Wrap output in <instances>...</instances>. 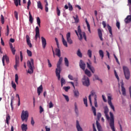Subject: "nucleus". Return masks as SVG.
I'll use <instances>...</instances> for the list:
<instances>
[{
  "instance_id": "f257e3e1",
  "label": "nucleus",
  "mask_w": 131,
  "mask_h": 131,
  "mask_svg": "<svg viewBox=\"0 0 131 131\" xmlns=\"http://www.w3.org/2000/svg\"><path fill=\"white\" fill-rule=\"evenodd\" d=\"M55 52L56 53V55L59 58L57 64V68L56 69L55 73L58 80H60V78H61L60 74L61 73V71H62V70L61 69V64H62V62H63V58L61 57V51L59 48L56 49Z\"/></svg>"
},
{
  "instance_id": "f03ea898",
  "label": "nucleus",
  "mask_w": 131,
  "mask_h": 131,
  "mask_svg": "<svg viewBox=\"0 0 131 131\" xmlns=\"http://www.w3.org/2000/svg\"><path fill=\"white\" fill-rule=\"evenodd\" d=\"M27 64H28V67L29 68V70L28 72L30 74H32V73H33V67H34L33 59L31 58L30 60L28 61Z\"/></svg>"
},
{
  "instance_id": "7ed1b4c3",
  "label": "nucleus",
  "mask_w": 131,
  "mask_h": 131,
  "mask_svg": "<svg viewBox=\"0 0 131 131\" xmlns=\"http://www.w3.org/2000/svg\"><path fill=\"white\" fill-rule=\"evenodd\" d=\"M123 71L125 79H127V80H129V78H130V72H129L128 68L123 66Z\"/></svg>"
},
{
  "instance_id": "20e7f679",
  "label": "nucleus",
  "mask_w": 131,
  "mask_h": 131,
  "mask_svg": "<svg viewBox=\"0 0 131 131\" xmlns=\"http://www.w3.org/2000/svg\"><path fill=\"white\" fill-rule=\"evenodd\" d=\"M110 115L111 117L110 126L112 131H116L115 127H114V116L112 112L110 113Z\"/></svg>"
},
{
  "instance_id": "39448f33",
  "label": "nucleus",
  "mask_w": 131,
  "mask_h": 131,
  "mask_svg": "<svg viewBox=\"0 0 131 131\" xmlns=\"http://www.w3.org/2000/svg\"><path fill=\"white\" fill-rule=\"evenodd\" d=\"M78 32L79 33V35L80 37H79V40H81L82 39V35L83 38L85 39V40H86V36L85 35V32H81V29H80V26H78Z\"/></svg>"
},
{
  "instance_id": "423d86ee",
  "label": "nucleus",
  "mask_w": 131,
  "mask_h": 131,
  "mask_svg": "<svg viewBox=\"0 0 131 131\" xmlns=\"http://www.w3.org/2000/svg\"><path fill=\"white\" fill-rule=\"evenodd\" d=\"M29 117V113H28V111H23L21 115V119L22 121H25V120L27 121V119H28Z\"/></svg>"
},
{
  "instance_id": "0eeeda50",
  "label": "nucleus",
  "mask_w": 131,
  "mask_h": 131,
  "mask_svg": "<svg viewBox=\"0 0 131 131\" xmlns=\"http://www.w3.org/2000/svg\"><path fill=\"white\" fill-rule=\"evenodd\" d=\"M82 81L84 86H90V79L86 76H83Z\"/></svg>"
},
{
  "instance_id": "6e6552de",
  "label": "nucleus",
  "mask_w": 131,
  "mask_h": 131,
  "mask_svg": "<svg viewBox=\"0 0 131 131\" xmlns=\"http://www.w3.org/2000/svg\"><path fill=\"white\" fill-rule=\"evenodd\" d=\"M112 100V96L110 95V94H108L107 95V103L108 105L110 106L111 108L113 110V111H115V108L114 107V105L112 104V102L111 101Z\"/></svg>"
},
{
  "instance_id": "1a4fd4ad",
  "label": "nucleus",
  "mask_w": 131,
  "mask_h": 131,
  "mask_svg": "<svg viewBox=\"0 0 131 131\" xmlns=\"http://www.w3.org/2000/svg\"><path fill=\"white\" fill-rule=\"evenodd\" d=\"M89 102L90 103V105L92 107V110L93 112V114L94 116H97L96 110L95 106H93V103H92V98H91L90 96H89Z\"/></svg>"
},
{
  "instance_id": "9d476101",
  "label": "nucleus",
  "mask_w": 131,
  "mask_h": 131,
  "mask_svg": "<svg viewBox=\"0 0 131 131\" xmlns=\"http://www.w3.org/2000/svg\"><path fill=\"white\" fill-rule=\"evenodd\" d=\"M66 37L68 43H69V45H72V43H73V41H72V39H71V33L68 32L66 35Z\"/></svg>"
},
{
  "instance_id": "9b49d317",
  "label": "nucleus",
  "mask_w": 131,
  "mask_h": 131,
  "mask_svg": "<svg viewBox=\"0 0 131 131\" xmlns=\"http://www.w3.org/2000/svg\"><path fill=\"white\" fill-rule=\"evenodd\" d=\"M35 40H37V38H40V34H39V28L38 26L36 27L35 28Z\"/></svg>"
},
{
  "instance_id": "f8f14e48",
  "label": "nucleus",
  "mask_w": 131,
  "mask_h": 131,
  "mask_svg": "<svg viewBox=\"0 0 131 131\" xmlns=\"http://www.w3.org/2000/svg\"><path fill=\"white\" fill-rule=\"evenodd\" d=\"M121 83V92L122 93L123 96H126V91L125 90V88H124V84L123 83V81L122 80L120 82Z\"/></svg>"
},
{
  "instance_id": "ddd939ff",
  "label": "nucleus",
  "mask_w": 131,
  "mask_h": 131,
  "mask_svg": "<svg viewBox=\"0 0 131 131\" xmlns=\"http://www.w3.org/2000/svg\"><path fill=\"white\" fill-rule=\"evenodd\" d=\"M89 62H86L88 68L90 70H91V72H92L93 73H95V68H94V67H92L91 64H92V62H91V60H90V59L89 60Z\"/></svg>"
},
{
  "instance_id": "4468645a",
  "label": "nucleus",
  "mask_w": 131,
  "mask_h": 131,
  "mask_svg": "<svg viewBox=\"0 0 131 131\" xmlns=\"http://www.w3.org/2000/svg\"><path fill=\"white\" fill-rule=\"evenodd\" d=\"M104 113L105 115L106 119L107 120H109V119H110V117H109V115H108V113H109V108H108V106H105L104 107Z\"/></svg>"
},
{
  "instance_id": "2eb2a0df",
  "label": "nucleus",
  "mask_w": 131,
  "mask_h": 131,
  "mask_svg": "<svg viewBox=\"0 0 131 131\" xmlns=\"http://www.w3.org/2000/svg\"><path fill=\"white\" fill-rule=\"evenodd\" d=\"M79 67L82 70H85V63L83 62V60H80L79 62Z\"/></svg>"
},
{
  "instance_id": "dca6fc26",
  "label": "nucleus",
  "mask_w": 131,
  "mask_h": 131,
  "mask_svg": "<svg viewBox=\"0 0 131 131\" xmlns=\"http://www.w3.org/2000/svg\"><path fill=\"white\" fill-rule=\"evenodd\" d=\"M26 38L28 46H29V48H32V44L31 43V42L30 41V37H29V35H27L26 36Z\"/></svg>"
},
{
  "instance_id": "f3484780",
  "label": "nucleus",
  "mask_w": 131,
  "mask_h": 131,
  "mask_svg": "<svg viewBox=\"0 0 131 131\" xmlns=\"http://www.w3.org/2000/svg\"><path fill=\"white\" fill-rule=\"evenodd\" d=\"M6 60V63L9 64V57L7 56V55H4L2 58V62L3 64V66H5V60Z\"/></svg>"
},
{
  "instance_id": "a211bd4d",
  "label": "nucleus",
  "mask_w": 131,
  "mask_h": 131,
  "mask_svg": "<svg viewBox=\"0 0 131 131\" xmlns=\"http://www.w3.org/2000/svg\"><path fill=\"white\" fill-rule=\"evenodd\" d=\"M42 46L43 49H46V46H47V40L43 37H41Z\"/></svg>"
},
{
  "instance_id": "6ab92c4d",
  "label": "nucleus",
  "mask_w": 131,
  "mask_h": 131,
  "mask_svg": "<svg viewBox=\"0 0 131 131\" xmlns=\"http://www.w3.org/2000/svg\"><path fill=\"white\" fill-rule=\"evenodd\" d=\"M97 31H98V36L100 40H101V41H103V34L102 33V30H101L100 29H98Z\"/></svg>"
},
{
  "instance_id": "aec40b11",
  "label": "nucleus",
  "mask_w": 131,
  "mask_h": 131,
  "mask_svg": "<svg viewBox=\"0 0 131 131\" xmlns=\"http://www.w3.org/2000/svg\"><path fill=\"white\" fill-rule=\"evenodd\" d=\"M125 23L126 24H128V23H130L131 22V16L130 15H127L126 18L124 19Z\"/></svg>"
},
{
  "instance_id": "412c9836",
  "label": "nucleus",
  "mask_w": 131,
  "mask_h": 131,
  "mask_svg": "<svg viewBox=\"0 0 131 131\" xmlns=\"http://www.w3.org/2000/svg\"><path fill=\"white\" fill-rule=\"evenodd\" d=\"M76 128L78 131H83V130H82V128H81L80 125L79 124V122L78 120L76 121Z\"/></svg>"
},
{
  "instance_id": "4be33fe9",
  "label": "nucleus",
  "mask_w": 131,
  "mask_h": 131,
  "mask_svg": "<svg viewBox=\"0 0 131 131\" xmlns=\"http://www.w3.org/2000/svg\"><path fill=\"white\" fill-rule=\"evenodd\" d=\"M14 100H15V96H12L11 97V103H10V106L11 107V110L13 111L14 110V106H13V103L14 101Z\"/></svg>"
},
{
  "instance_id": "5701e85b",
  "label": "nucleus",
  "mask_w": 131,
  "mask_h": 131,
  "mask_svg": "<svg viewBox=\"0 0 131 131\" xmlns=\"http://www.w3.org/2000/svg\"><path fill=\"white\" fill-rule=\"evenodd\" d=\"M37 91L38 95L40 96V94L41 93V92H42L43 91L42 85H41L40 86H39L37 88Z\"/></svg>"
},
{
  "instance_id": "b1692460",
  "label": "nucleus",
  "mask_w": 131,
  "mask_h": 131,
  "mask_svg": "<svg viewBox=\"0 0 131 131\" xmlns=\"http://www.w3.org/2000/svg\"><path fill=\"white\" fill-rule=\"evenodd\" d=\"M62 42L63 46H64V47H66V48H68V44H67V41H66V40H65L63 35H62Z\"/></svg>"
},
{
  "instance_id": "393cba45",
  "label": "nucleus",
  "mask_w": 131,
  "mask_h": 131,
  "mask_svg": "<svg viewBox=\"0 0 131 131\" xmlns=\"http://www.w3.org/2000/svg\"><path fill=\"white\" fill-rule=\"evenodd\" d=\"M96 125H97V128L98 131H103L102 129V126H101V124L98 121H96Z\"/></svg>"
},
{
  "instance_id": "a878e982",
  "label": "nucleus",
  "mask_w": 131,
  "mask_h": 131,
  "mask_svg": "<svg viewBox=\"0 0 131 131\" xmlns=\"http://www.w3.org/2000/svg\"><path fill=\"white\" fill-rule=\"evenodd\" d=\"M84 73L86 75H88L89 77L92 76V73H91V71H89L88 69L85 70Z\"/></svg>"
},
{
  "instance_id": "bb28decb",
  "label": "nucleus",
  "mask_w": 131,
  "mask_h": 131,
  "mask_svg": "<svg viewBox=\"0 0 131 131\" xmlns=\"http://www.w3.org/2000/svg\"><path fill=\"white\" fill-rule=\"evenodd\" d=\"M21 128L23 131L27 130V124H23L21 126Z\"/></svg>"
},
{
  "instance_id": "cd10ccee",
  "label": "nucleus",
  "mask_w": 131,
  "mask_h": 131,
  "mask_svg": "<svg viewBox=\"0 0 131 131\" xmlns=\"http://www.w3.org/2000/svg\"><path fill=\"white\" fill-rule=\"evenodd\" d=\"M37 8L38 9H40V10H43V7H42V5H41V2L38 1L37 2Z\"/></svg>"
},
{
  "instance_id": "c85d7f7f",
  "label": "nucleus",
  "mask_w": 131,
  "mask_h": 131,
  "mask_svg": "<svg viewBox=\"0 0 131 131\" xmlns=\"http://www.w3.org/2000/svg\"><path fill=\"white\" fill-rule=\"evenodd\" d=\"M85 23L87 25L88 31L90 33H91V26H90V24L89 23V21H88V19L86 18L85 19Z\"/></svg>"
},
{
  "instance_id": "c756f323",
  "label": "nucleus",
  "mask_w": 131,
  "mask_h": 131,
  "mask_svg": "<svg viewBox=\"0 0 131 131\" xmlns=\"http://www.w3.org/2000/svg\"><path fill=\"white\" fill-rule=\"evenodd\" d=\"M64 64L67 67H69V61H68L67 57L64 58Z\"/></svg>"
},
{
  "instance_id": "7c9ffc66",
  "label": "nucleus",
  "mask_w": 131,
  "mask_h": 131,
  "mask_svg": "<svg viewBox=\"0 0 131 131\" xmlns=\"http://www.w3.org/2000/svg\"><path fill=\"white\" fill-rule=\"evenodd\" d=\"M99 54L100 57H101V59H103L104 58V52H103V50H100L99 51Z\"/></svg>"
},
{
  "instance_id": "2f4dec72",
  "label": "nucleus",
  "mask_w": 131,
  "mask_h": 131,
  "mask_svg": "<svg viewBox=\"0 0 131 131\" xmlns=\"http://www.w3.org/2000/svg\"><path fill=\"white\" fill-rule=\"evenodd\" d=\"M20 60V58L19 56H15V65H17L19 66V61Z\"/></svg>"
},
{
  "instance_id": "473e14b6",
  "label": "nucleus",
  "mask_w": 131,
  "mask_h": 131,
  "mask_svg": "<svg viewBox=\"0 0 131 131\" xmlns=\"http://www.w3.org/2000/svg\"><path fill=\"white\" fill-rule=\"evenodd\" d=\"M107 29L111 34V36H112V28H111V26H110L109 25H107Z\"/></svg>"
},
{
  "instance_id": "72a5a7b5",
  "label": "nucleus",
  "mask_w": 131,
  "mask_h": 131,
  "mask_svg": "<svg viewBox=\"0 0 131 131\" xmlns=\"http://www.w3.org/2000/svg\"><path fill=\"white\" fill-rule=\"evenodd\" d=\"M29 21L30 23H33V17H32V15H31V13H30V12H29Z\"/></svg>"
},
{
  "instance_id": "f704fd0d",
  "label": "nucleus",
  "mask_w": 131,
  "mask_h": 131,
  "mask_svg": "<svg viewBox=\"0 0 131 131\" xmlns=\"http://www.w3.org/2000/svg\"><path fill=\"white\" fill-rule=\"evenodd\" d=\"M94 106L96 108H98V102H97V95H95L94 97Z\"/></svg>"
},
{
  "instance_id": "c9c22d12",
  "label": "nucleus",
  "mask_w": 131,
  "mask_h": 131,
  "mask_svg": "<svg viewBox=\"0 0 131 131\" xmlns=\"http://www.w3.org/2000/svg\"><path fill=\"white\" fill-rule=\"evenodd\" d=\"M77 55L80 58H82V53L80 52V49H78L77 52Z\"/></svg>"
},
{
  "instance_id": "e433bc0d",
  "label": "nucleus",
  "mask_w": 131,
  "mask_h": 131,
  "mask_svg": "<svg viewBox=\"0 0 131 131\" xmlns=\"http://www.w3.org/2000/svg\"><path fill=\"white\" fill-rule=\"evenodd\" d=\"M60 82H61V86H63V85L66 83V81L65 80L64 78H61L60 79Z\"/></svg>"
},
{
  "instance_id": "4c0bfd02",
  "label": "nucleus",
  "mask_w": 131,
  "mask_h": 131,
  "mask_svg": "<svg viewBox=\"0 0 131 131\" xmlns=\"http://www.w3.org/2000/svg\"><path fill=\"white\" fill-rule=\"evenodd\" d=\"M74 94L75 97H76L77 98L79 97V92L77 90L74 91Z\"/></svg>"
},
{
  "instance_id": "58836bf2",
  "label": "nucleus",
  "mask_w": 131,
  "mask_h": 131,
  "mask_svg": "<svg viewBox=\"0 0 131 131\" xmlns=\"http://www.w3.org/2000/svg\"><path fill=\"white\" fill-rule=\"evenodd\" d=\"M93 96H95L94 98L96 97V96H97V95H96V92H95L94 91H92L91 92V94L89 96V97H90V98H91V97Z\"/></svg>"
},
{
  "instance_id": "ea45409f",
  "label": "nucleus",
  "mask_w": 131,
  "mask_h": 131,
  "mask_svg": "<svg viewBox=\"0 0 131 131\" xmlns=\"http://www.w3.org/2000/svg\"><path fill=\"white\" fill-rule=\"evenodd\" d=\"M11 119V117L10 116V115H7L6 116V123L9 124V121Z\"/></svg>"
},
{
  "instance_id": "a19ab883",
  "label": "nucleus",
  "mask_w": 131,
  "mask_h": 131,
  "mask_svg": "<svg viewBox=\"0 0 131 131\" xmlns=\"http://www.w3.org/2000/svg\"><path fill=\"white\" fill-rule=\"evenodd\" d=\"M27 53L28 56L29 57H32V52H31V51L27 49Z\"/></svg>"
},
{
  "instance_id": "79ce46f5",
  "label": "nucleus",
  "mask_w": 131,
  "mask_h": 131,
  "mask_svg": "<svg viewBox=\"0 0 131 131\" xmlns=\"http://www.w3.org/2000/svg\"><path fill=\"white\" fill-rule=\"evenodd\" d=\"M75 112L77 115H78V108H77L76 103H75Z\"/></svg>"
},
{
  "instance_id": "37998d69",
  "label": "nucleus",
  "mask_w": 131,
  "mask_h": 131,
  "mask_svg": "<svg viewBox=\"0 0 131 131\" xmlns=\"http://www.w3.org/2000/svg\"><path fill=\"white\" fill-rule=\"evenodd\" d=\"M73 18L75 20V23H78L79 19L78 18V15H76V17L73 16Z\"/></svg>"
},
{
  "instance_id": "c03bdc74",
  "label": "nucleus",
  "mask_w": 131,
  "mask_h": 131,
  "mask_svg": "<svg viewBox=\"0 0 131 131\" xmlns=\"http://www.w3.org/2000/svg\"><path fill=\"white\" fill-rule=\"evenodd\" d=\"M19 79V77L18 76V74H16L15 76V81L16 84H18V80Z\"/></svg>"
},
{
  "instance_id": "a18cd8bd",
  "label": "nucleus",
  "mask_w": 131,
  "mask_h": 131,
  "mask_svg": "<svg viewBox=\"0 0 131 131\" xmlns=\"http://www.w3.org/2000/svg\"><path fill=\"white\" fill-rule=\"evenodd\" d=\"M56 13L57 16H60L61 15V11L60 10V9H59L58 7H57L56 8Z\"/></svg>"
},
{
  "instance_id": "49530a36",
  "label": "nucleus",
  "mask_w": 131,
  "mask_h": 131,
  "mask_svg": "<svg viewBox=\"0 0 131 131\" xmlns=\"http://www.w3.org/2000/svg\"><path fill=\"white\" fill-rule=\"evenodd\" d=\"M37 23L39 26V27H40V18L39 17H37L36 19Z\"/></svg>"
},
{
  "instance_id": "de8ad7c7",
  "label": "nucleus",
  "mask_w": 131,
  "mask_h": 131,
  "mask_svg": "<svg viewBox=\"0 0 131 131\" xmlns=\"http://www.w3.org/2000/svg\"><path fill=\"white\" fill-rule=\"evenodd\" d=\"M2 24H4L5 23V17L3 14L1 15V19Z\"/></svg>"
},
{
  "instance_id": "09e8293b",
  "label": "nucleus",
  "mask_w": 131,
  "mask_h": 131,
  "mask_svg": "<svg viewBox=\"0 0 131 131\" xmlns=\"http://www.w3.org/2000/svg\"><path fill=\"white\" fill-rule=\"evenodd\" d=\"M11 85L13 89H14V90H16V83H15V82H14L13 81L11 82Z\"/></svg>"
},
{
  "instance_id": "8fccbe9b",
  "label": "nucleus",
  "mask_w": 131,
  "mask_h": 131,
  "mask_svg": "<svg viewBox=\"0 0 131 131\" xmlns=\"http://www.w3.org/2000/svg\"><path fill=\"white\" fill-rule=\"evenodd\" d=\"M68 6H69V11H73V7H72V5H71L70 3H68Z\"/></svg>"
},
{
  "instance_id": "3c124183",
  "label": "nucleus",
  "mask_w": 131,
  "mask_h": 131,
  "mask_svg": "<svg viewBox=\"0 0 131 131\" xmlns=\"http://www.w3.org/2000/svg\"><path fill=\"white\" fill-rule=\"evenodd\" d=\"M115 75L116 76V78H117L118 81H119V77H118V75L117 74V73L116 72V71H114Z\"/></svg>"
},
{
  "instance_id": "603ef678",
  "label": "nucleus",
  "mask_w": 131,
  "mask_h": 131,
  "mask_svg": "<svg viewBox=\"0 0 131 131\" xmlns=\"http://www.w3.org/2000/svg\"><path fill=\"white\" fill-rule=\"evenodd\" d=\"M14 3L16 7H18V6H19V0H14Z\"/></svg>"
},
{
  "instance_id": "864d4df0",
  "label": "nucleus",
  "mask_w": 131,
  "mask_h": 131,
  "mask_svg": "<svg viewBox=\"0 0 131 131\" xmlns=\"http://www.w3.org/2000/svg\"><path fill=\"white\" fill-rule=\"evenodd\" d=\"M83 102L86 107H88V99H86V97L83 99Z\"/></svg>"
},
{
  "instance_id": "5fc2aeb1",
  "label": "nucleus",
  "mask_w": 131,
  "mask_h": 131,
  "mask_svg": "<svg viewBox=\"0 0 131 131\" xmlns=\"http://www.w3.org/2000/svg\"><path fill=\"white\" fill-rule=\"evenodd\" d=\"M11 51L13 54V55H15L16 54V49H15V48H11Z\"/></svg>"
},
{
  "instance_id": "6e6d98bb",
  "label": "nucleus",
  "mask_w": 131,
  "mask_h": 131,
  "mask_svg": "<svg viewBox=\"0 0 131 131\" xmlns=\"http://www.w3.org/2000/svg\"><path fill=\"white\" fill-rule=\"evenodd\" d=\"M88 55L90 58H92V50H89L88 52Z\"/></svg>"
},
{
  "instance_id": "4d7b16f0",
  "label": "nucleus",
  "mask_w": 131,
  "mask_h": 131,
  "mask_svg": "<svg viewBox=\"0 0 131 131\" xmlns=\"http://www.w3.org/2000/svg\"><path fill=\"white\" fill-rule=\"evenodd\" d=\"M63 89L66 92H68V90H70V86H64Z\"/></svg>"
},
{
  "instance_id": "13d9d810",
  "label": "nucleus",
  "mask_w": 131,
  "mask_h": 131,
  "mask_svg": "<svg viewBox=\"0 0 131 131\" xmlns=\"http://www.w3.org/2000/svg\"><path fill=\"white\" fill-rule=\"evenodd\" d=\"M62 96L65 98V99L66 100L67 102H68L69 101V97L67 95H65V94H62Z\"/></svg>"
},
{
  "instance_id": "bf43d9fd",
  "label": "nucleus",
  "mask_w": 131,
  "mask_h": 131,
  "mask_svg": "<svg viewBox=\"0 0 131 131\" xmlns=\"http://www.w3.org/2000/svg\"><path fill=\"white\" fill-rule=\"evenodd\" d=\"M116 27L118 29H120V23H119V21H117Z\"/></svg>"
},
{
  "instance_id": "052dcab7",
  "label": "nucleus",
  "mask_w": 131,
  "mask_h": 131,
  "mask_svg": "<svg viewBox=\"0 0 131 131\" xmlns=\"http://www.w3.org/2000/svg\"><path fill=\"white\" fill-rule=\"evenodd\" d=\"M49 108H53L54 107V104L52 101H50L49 103Z\"/></svg>"
},
{
  "instance_id": "680f3d73",
  "label": "nucleus",
  "mask_w": 131,
  "mask_h": 131,
  "mask_svg": "<svg viewBox=\"0 0 131 131\" xmlns=\"http://www.w3.org/2000/svg\"><path fill=\"white\" fill-rule=\"evenodd\" d=\"M30 5H31V2L30 1V0H28V6H27L28 10H29V7H30Z\"/></svg>"
},
{
  "instance_id": "e2e57ef3",
  "label": "nucleus",
  "mask_w": 131,
  "mask_h": 131,
  "mask_svg": "<svg viewBox=\"0 0 131 131\" xmlns=\"http://www.w3.org/2000/svg\"><path fill=\"white\" fill-rule=\"evenodd\" d=\"M55 40L56 42V45H57V48H59V41H58V38H55Z\"/></svg>"
},
{
  "instance_id": "0e129e2a",
  "label": "nucleus",
  "mask_w": 131,
  "mask_h": 131,
  "mask_svg": "<svg viewBox=\"0 0 131 131\" xmlns=\"http://www.w3.org/2000/svg\"><path fill=\"white\" fill-rule=\"evenodd\" d=\"M7 33H6V35H7V36H8V35H9V33L10 32V30H9V26L8 25H7Z\"/></svg>"
},
{
  "instance_id": "69168bd1",
  "label": "nucleus",
  "mask_w": 131,
  "mask_h": 131,
  "mask_svg": "<svg viewBox=\"0 0 131 131\" xmlns=\"http://www.w3.org/2000/svg\"><path fill=\"white\" fill-rule=\"evenodd\" d=\"M101 116H102V115L100 113H97V119L98 120H100V118H101Z\"/></svg>"
},
{
  "instance_id": "338daca9",
  "label": "nucleus",
  "mask_w": 131,
  "mask_h": 131,
  "mask_svg": "<svg viewBox=\"0 0 131 131\" xmlns=\"http://www.w3.org/2000/svg\"><path fill=\"white\" fill-rule=\"evenodd\" d=\"M14 16L16 19V20H18V12L17 11H14Z\"/></svg>"
},
{
  "instance_id": "774afa93",
  "label": "nucleus",
  "mask_w": 131,
  "mask_h": 131,
  "mask_svg": "<svg viewBox=\"0 0 131 131\" xmlns=\"http://www.w3.org/2000/svg\"><path fill=\"white\" fill-rule=\"evenodd\" d=\"M39 110H40V113L41 114L42 112H43V108L41 106H39Z\"/></svg>"
}]
</instances>
